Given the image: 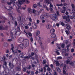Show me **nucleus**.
<instances>
[{
  "label": "nucleus",
  "instance_id": "1",
  "mask_svg": "<svg viewBox=\"0 0 75 75\" xmlns=\"http://www.w3.org/2000/svg\"><path fill=\"white\" fill-rule=\"evenodd\" d=\"M51 1L53 2L54 0H45L44 3L45 4H47V6L50 4V7L52 8L53 7V5H52V4H51Z\"/></svg>",
  "mask_w": 75,
  "mask_h": 75
},
{
  "label": "nucleus",
  "instance_id": "2",
  "mask_svg": "<svg viewBox=\"0 0 75 75\" xmlns=\"http://www.w3.org/2000/svg\"><path fill=\"white\" fill-rule=\"evenodd\" d=\"M69 62H70V61L69 60H67L66 61V63L67 64H69L71 67H74V65L75 66V62H73L70 63Z\"/></svg>",
  "mask_w": 75,
  "mask_h": 75
},
{
  "label": "nucleus",
  "instance_id": "3",
  "mask_svg": "<svg viewBox=\"0 0 75 75\" xmlns=\"http://www.w3.org/2000/svg\"><path fill=\"white\" fill-rule=\"evenodd\" d=\"M25 0H18V3L16 2V4L18 6V5H21L23 3L25 2Z\"/></svg>",
  "mask_w": 75,
  "mask_h": 75
},
{
  "label": "nucleus",
  "instance_id": "4",
  "mask_svg": "<svg viewBox=\"0 0 75 75\" xmlns=\"http://www.w3.org/2000/svg\"><path fill=\"white\" fill-rule=\"evenodd\" d=\"M34 55V53L33 52H32L31 53V54L30 55L28 56H26L24 57V58H27V59H30H30H31L32 58V56H33V55Z\"/></svg>",
  "mask_w": 75,
  "mask_h": 75
},
{
  "label": "nucleus",
  "instance_id": "5",
  "mask_svg": "<svg viewBox=\"0 0 75 75\" xmlns=\"http://www.w3.org/2000/svg\"><path fill=\"white\" fill-rule=\"evenodd\" d=\"M65 27L66 28H65V30H71V29L72 28L71 26L68 24H65Z\"/></svg>",
  "mask_w": 75,
  "mask_h": 75
},
{
  "label": "nucleus",
  "instance_id": "6",
  "mask_svg": "<svg viewBox=\"0 0 75 75\" xmlns=\"http://www.w3.org/2000/svg\"><path fill=\"white\" fill-rule=\"evenodd\" d=\"M7 62H4V64H3V67L4 69H7Z\"/></svg>",
  "mask_w": 75,
  "mask_h": 75
},
{
  "label": "nucleus",
  "instance_id": "7",
  "mask_svg": "<svg viewBox=\"0 0 75 75\" xmlns=\"http://www.w3.org/2000/svg\"><path fill=\"white\" fill-rule=\"evenodd\" d=\"M51 16L52 17V18L51 19L52 20H53V21H56L57 20H58V18L57 17H54L53 15H52Z\"/></svg>",
  "mask_w": 75,
  "mask_h": 75
},
{
  "label": "nucleus",
  "instance_id": "8",
  "mask_svg": "<svg viewBox=\"0 0 75 75\" xmlns=\"http://www.w3.org/2000/svg\"><path fill=\"white\" fill-rule=\"evenodd\" d=\"M32 27L35 30H37V26L36 23H33Z\"/></svg>",
  "mask_w": 75,
  "mask_h": 75
},
{
  "label": "nucleus",
  "instance_id": "9",
  "mask_svg": "<svg viewBox=\"0 0 75 75\" xmlns=\"http://www.w3.org/2000/svg\"><path fill=\"white\" fill-rule=\"evenodd\" d=\"M9 66L10 67V68H11V69H13V68H14V65H13V64H11V62H9Z\"/></svg>",
  "mask_w": 75,
  "mask_h": 75
},
{
  "label": "nucleus",
  "instance_id": "10",
  "mask_svg": "<svg viewBox=\"0 0 75 75\" xmlns=\"http://www.w3.org/2000/svg\"><path fill=\"white\" fill-rule=\"evenodd\" d=\"M24 54L23 52H22L19 54V56L22 58H24V59H27V58H25V56L24 57Z\"/></svg>",
  "mask_w": 75,
  "mask_h": 75
},
{
  "label": "nucleus",
  "instance_id": "11",
  "mask_svg": "<svg viewBox=\"0 0 75 75\" xmlns=\"http://www.w3.org/2000/svg\"><path fill=\"white\" fill-rule=\"evenodd\" d=\"M56 37V35L55 34H52L50 36V38H54Z\"/></svg>",
  "mask_w": 75,
  "mask_h": 75
},
{
  "label": "nucleus",
  "instance_id": "12",
  "mask_svg": "<svg viewBox=\"0 0 75 75\" xmlns=\"http://www.w3.org/2000/svg\"><path fill=\"white\" fill-rule=\"evenodd\" d=\"M24 41V38H19V42H23Z\"/></svg>",
  "mask_w": 75,
  "mask_h": 75
},
{
  "label": "nucleus",
  "instance_id": "13",
  "mask_svg": "<svg viewBox=\"0 0 75 75\" xmlns=\"http://www.w3.org/2000/svg\"><path fill=\"white\" fill-rule=\"evenodd\" d=\"M65 69H66V65H64V67L63 68V73L64 74H66V71H65Z\"/></svg>",
  "mask_w": 75,
  "mask_h": 75
},
{
  "label": "nucleus",
  "instance_id": "14",
  "mask_svg": "<svg viewBox=\"0 0 75 75\" xmlns=\"http://www.w3.org/2000/svg\"><path fill=\"white\" fill-rule=\"evenodd\" d=\"M16 71H20L21 70V67H17L16 68Z\"/></svg>",
  "mask_w": 75,
  "mask_h": 75
},
{
  "label": "nucleus",
  "instance_id": "15",
  "mask_svg": "<svg viewBox=\"0 0 75 75\" xmlns=\"http://www.w3.org/2000/svg\"><path fill=\"white\" fill-rule=\"evenodd\" d=\"M12 3H15V1L14 0H12V2H7V4L8 5H11Z\"/></svg>",
  "mask_w": 75,
  "mask_h": 75
},
{
  "label": "nucleus",
  "instance_id": "16",
  "mask_svg": "<svg viewBox=\"0 0 75 75\" xmlns=\"http://www.w3.org/2000/svg\"><path fill=\"white\" fill-rule=\"evenodd\" d=\"M36 38L37 40L39 41L41 39V37L40 35H37L36 36Z\"/></svg>",
  "mask_w": 75,
  "mask_h": 75
},
{
  "label": "nucleus",
  "instance_id": "17",
  "mask_svg": "<svg viewBox=\"0 0 75 75\" xmlns=\"http://www.w3.org/2000/svg\"><path fill=\"white\" fill-rule=\"evenodd\" d=\"M68 60L69 61H71L73 59V57L72 56H70L67 58Z\"/></svg>",
  "mask_w": 75,
  "mask_h": 75
},
{
  "label": "nucleus",
  "instance_id": "18",
  "mask_svg": "<svg viewBox=\"0 0 75 75\" xmlns=\"http://www.w3.org/2000/svg\"><path fill=\"white\" fill-rule=\"evenodd\" d=\"M71 7L72 8V11H73L74 13H75V6L74 4H72L71 5Z\"/></svg>",
  "mask_w": 75,
  "mask_h": 75
},
{
  "label": "nucleus",
  "instance_id": "19",
  "mask_svg": "<svg viewBox=\"0 0 75 75\" xmlns=\"http://www.w3.org/2000/svg\"><path fill=\"white\" fill-rule=\"evenodd\" d=\"M0 18H1V19H4V20H7V18L3 16L0 17Z\"/></svg>",
  "mask_w": 75,
  "mask_h": 75
},
{
  "label": "nucleus",
  "instance_id": "20",
  "mask_svg": "<svg viewBox=\"0 0 75 75\" xmlns=\"http://www.w3.org/2000/svg\"><path fill=\"white\" fill-rule=\"evenodd\" d=\"M35 34L37 35H38L40 34V32L38 30H36L35 32Z\"/></svg>",
  "mask_w": 75,
  "mask_h": 75
},
{
  "label": "nucleus",
  "instance_id": "21",
  "mask_svg": "<svg viewBox=\"0 0 75 75\" xmlns=\"http://www.w3.org/2000/svg\"><path fill=\"white\" fill-rule=\"evenodd\" d=\"M51 26L50 24H48L47 25V29H50L51 28Z\"/></svg>",
  "mask_w": 75,
  "mask_h": 75
},
{
  "label": "nucleus",
  "instance_id": "22",
  "mask_svg": "<svg viewBox=\"0 0 75 75\" xmlns=\"http://www.w3.org/2000/svg\"><path fill=\"white\" fill-rule=\"evenodd\" d=\"M62 52L63 54H65L66 52V49H64L62 50Z\"/></svg>",
  "mask_w": 75,
  "mask_h": 75
},
{
  "label": "nucleus",
  "instance_id": "23",
  "mask_svg": "<svg viewBox=\"0 0 75 75\" xmlns=\"http://www.w3.org/2000/svg\"><path fill=\"white\" fill-rule=\"evenodd\" d=\"M56 69L57 70L58 72H61V69L59 68L58 67H56Z\"/></svg>",
  "mask_w": 75,
  "mask_h": 75
},
{
  "label": "nucleus",
  "instance_id": "24",
  "mask_svg": "<svg viewBox=\"0 0 75 75\" xmlns=\"http://www.w3.org/2000/svg\"><path fill=\"white\" fill-rule=\"evenodd\" d=\"M55 32V30L54 29H52L50 30V33H54Z\"/></svg>",
  "mask_w": 75,
  "mask_h": 75
},
{
  "label": "nucleus",
  "instance_id": "25",
  "mask_svg": "<svg viewBox=\"0 0 75 75\" xmlns=\"http://www.w3.org/2000/svg\"><path fill=\"white\" fill-rule=\"evenodd\" d=\"M28 13H31L32 11V9L31 8H28Z\"/></svg>",
  "mask_w": 75,
  "mask_h": 75
},
{
  "label": "nucleus",
  "instance_id": "26",
  "mask_svg": "<svg viewBox=\"0 0 75 75\" xmlns=\"http://www.w3.org/2000/svg\"><path fill=\"white\" fill-rule=\"evenodd\" d=\"M0 30H4V27L2 25L0 26Z\"/></svg>",
  "mask_w": 75,
  "mask_h": 75
},
{
  "label": "nucleus",
  "instance_id": "27",
  "mask_svg": "<svg viewBox=\"0 0 75 75\" xmlns=\"http://www.w3.org/2000/svg\"><path fill=\"white\" fill-rule=\"evenodd\" d=\"M24 47V45L23 44H21L20 45V47L21 48H22L23 49V47Z\"/></svg>",
  "mask_w": 75,
  "mask_h": 75
},
{
  "label": "nucleus",
  "instance_id": "28",
  "mask_svg": "<svg viewBox=\"0 0 75 75\" xmlns=\"http://www.w3.org/2000/svg\"><path fill=\"white\" fill-rule=\"evenodd\" d=\"M55 62L56 64V66H59V62H58V61H55Z\"/></svg>",
  "mask_w": 75,
  "mask_h": 75
},
{
  "label": "nucleus",
  "instance_id": "29",
  "mask_svg": "<svg viewBox=\"0 0 75 75\" xmlns=\"http://www.w3.org/2000/svg\"><path fill=\"white\" fill-rule=\"evenodd\" d=\"M66 21L68 22H69L70 21V19H69V16H67V18H66Z\"/></svg>",
  "mask_w": 75,
  "mask_h": 75
},
{
  "label": "nucleus",
  "instance_id": "30",
  "mask_svg": "<svg viewBox=\"0 0 75 75\" xmlns=\"http://www.w3.org/2000/svg\"><path fill=\"white\" fill-rule=\"evenodd\" d=\"M65 32L67 34V35H68V34H69V30H67L66 29H65Z\"/></svg>",
  "mask_w": 75,
  "mask_h": 75
},
{
  "label": "nucleus",
  "instance_id": "31",
  "mask_svg": "<svg viewBox=\"0 0 75 75\" xmlns=\"http://www.w3.org/2000/svg\"><path fill=\"white\" fill-rule=\"evenodd\" d=\"M27 67H23V70L24 72H25L26 70H27Z\"/></svg>",
  "mask_w": 75,
  "mask_h": 75
},
{
  "label": "nucleus",
  "instance_id": "32",
  "mask_svg": "<svg viewBox=\"0 0 75 75\" xmlns=\"http://www.w3.org/2000/svg\"><path fill=\"white\" fill-rule=\"evenodd\" d=\"M8 27L7 26H6L5 28H4V30H6L8 29Z\"/></svg>",
  "mask_w": 75,
  "mask_h": 75
},
{
  "label": "nucleus",
  "instance_id": "33",
  "mask_svg": "<svg viewBox=\"0 0 75 75\" xmlns=\"http://www.w3.org/2000/svg\"><path fill=\"white\" fill-rule=\"evenodd\" d=\"M59 50H57L56 51V53L57 54V55H59L60 54V53L58 52Z\"/></svg>",
  "mask_w": 75,
  "mask_h": 75
},
{
  "label": "nucleus",
  "instance_id": "34",
  "mask_svg": "<svg viewBox=\"0 0 75 75\" xmlns=\"http://www.w3.org/2000/svg\"><path fill=\"white\" fill-rule=\"evenodd\" d=\"M25 44H29V41L28 40H27L25 41Z\"/></svg>",
  "mask_w": 75,
  "mask_h": 75
},
{
  "label": "nucleus",
  "instance_id": "35",
  "mask_svg": "<svg viewBox=\"0 0 75 75\" xmlns=\"http://www.w3.org/2000/svg\"><path fill=\"white\" fill-rule=\"evenodd\" d=\"M61 47L62 48H65V44H62Z\"/></svg>",
  "mask_w": 75,
  "mask_h": 75
},
{
  "label": "nucleus",
  "instance_id": "36",
  "mask_svg": "<svg viewBox=\"0 0 75 75\" xmlns=\"http://www.w3.org/2000/svg\"><path fill=\"white\" fill-rule=\"evenodd\" d=\"M41 4V3L40 2L38 3L37 4V6H39V7H41V5H40Z\"/></svg>",
  "mask_w": 75,
  "mask_h": 75
},
{
  "label": "nucleus",
  "instance_id": "37",
  "mask_svg": "<svg viewBox=\"0 0 75 75\" xmlns=\"http://www.w3.org/2000/svg\"><path fill=\"white\" fill-rule=\"evenodd\" d=\"M11 35V37L13 38V33L12 32H11L10 33Z\"/></svg>",
  "mask_w": 75,
  "mask_h": 75
},
{
  "label": "nucleus",
  "instance_id": "38",
  "mask_svg": "<svg viewBox=\"0 0 75 75\" xmlns=\"http://www.w3.org/2000/svg\"><path fill=\"white\" fill-rule=\"evenodd\" d=\"M43 69H44V72H46L47 69H46V68H45V67H43Z\"/></svg>",
  "mask_w": 75,
  "mask_h": 75
},
{
  "label": "nucleus",
  "instance_id": "39",
  "mask_svg": "<svg viewBox=\"0 0 75 75\" xmlns=\"http://www.w3.org/2000/svg\"><path fill=\"white\" fill-rule=\"evenodd\" d=\"M40 18L41 20H44V17L43 16H40Z\"/></svg>",
  "mask_w": 75,
  "mask_h": 75
},
{
  "label": "nucleus",
  "instance_id": "40",
  "mask_svg": "<svg viewBox=\"0 0 75 75\" xmlns=\"http://www.w3.org/2000/svg\"><path fill=\"white\" fill-rule=\"evenodd\" d=\"M35 9H33V14H35Z\"/></svg>",
  "mask_w": 75,
  "mask_h": 75
},
{
  "label": "nucleus",
  "instance_id": "41",
  "mask_svg": "<svg viewBox=\"0 0 75 75\" xmlns=\"http://www.w3.org/2000/svg\"><path fill=\"white\" fill-rule=\"evenodd\" d=\"M61 24L62 26H65V23L63 22H61Z\"/></svg>",
  "mask_w": 75,
  "mask_h": 75
},
{
  "label": "nucleus",
  "instance_id": "42",
  "mask_svg": "<svg viewBox=\"0 0 75 75\" xmlns=\"http://www.w3.org/2000/svg\"><path fill=\"white\" fill-rule=\"evenodd\" d=\"M30 73H31V71H28V70L26 71V74H30Z\"/></svg>",
  "mask_w": 75,
  "mask_h": 75
},
{
  "label": "nucleus",
  "instance_id": "43",
  "mask_svg": "<svg viewBox=\"0 0 75 75\" xmlns=\"http://www.w3.org/2000/svg\"><path fill=\"white\" fill-rule=\"evenodd\" d=\"M47 70L48 71H50L51 70V69L50 68L48 67L47 69Z\"/></svg>",
  "mask_w": 75,
  "mask_h": 75
},
{
  "label": "nucleus",
  "instance_id": "44",
  "mask_svg": "<svg viewBox=\"0 0 75 75\" xmlns=\"http://www.w3.org/2000/svg\"><path fill=\"white\" fill-rule=\"evenodd\" d=\"M45 14L46 16H47V17H49V13H45Z\"/></svg>",
  "mask_w": 75,
  "mask_h": 75
},
{
  "label": "nucleus",
  "instance_id": "45",
  "mask_svg": "<svg viewBox=\"0 0 75 75\" xmlns=\"http://www.w3.org/2000/svg\"><path fill=\"white\" fill-rule=\"evenodd\" d=\"M57 40V38L55 37L54 38H53V40L54 41H56Z\"/></svg>",
  "mask_w": 75,
  "mask_h": 75
},
{
  "label": "nucleus",
  "instance_id": "46",
  "mask_svg": "<svg viewBox=\"0 0 75 75\" xmlns=\"http://www.w3.org/2000/svg\"><path fill=\"white\" fill-rule=\"evenodd\" d=\"M4 45L5 47H6L7 45V43L6 42H4Z\"/></svg>",
  "mask_w": 75,
  "mask_h": 75
},
{
  "label": "nucleus",
  "instance_id": "47",
  "mask_svg": "<svg viewBox=\"0 0 75 75\" xmlns=\"http://www.w3.org/2000/svg\"><path fill=\"white\" fill-rule=\"evenodd\" d=\"M29 20V21L30 22H32V19H31V17H30L29 18H28Z\"/></svg>",
  "mask_w": 75,
  "mask_h": 75
},
{
  "label": "nucleus",
  "instance_id": "48",
  "mask_svg": "<svg viewBox=\"0 0 75 75\" xmlns=\"http://www.w3.org/2000/svg\"><path fill=\"white\" fill-rule=\"evenodd\" d=\"M25 29H28V28H29V27L28 26H25Z\"/></svg>",
  "mask_w": 75,
  "mask_h": 75
},
{
  "label": "nucleus",
  "instance_id": "49",
  "mask_svg": "<svg viewBox=\"0 0 75 75\" xmlns=\"http://www.w3.org/2000/svg\"><path fill=\"white\" fill-rule=\"evenodd\" d=\"M34 71H31V75H34Z\"/></svg>",
  "mask_w": 75,
  "mask_h": 75
},
{
  "label": "nucleus",
  "instance_id": "50",
  "mask_svg": "<svg viewBox=\"0 0 75 75\" xmlns=\"http://www.w3.org/2000/svg\"><path fill=\"white\" fill-rule=\"evenodd\" d=\"M50 11H53V9H52V8L50 7Z\"/></svg>",
  "mask_w": 75,
  "mask_h": 75
},
{
  "label": "nucleus",
  "instance_id": "51",
  "mask_svg": "<svg viewBox=\"0 0 75 75\" xmlns=\"http://www.w3.org/2000/svg\"><path fill=\"white\" fill-rule=\"evenodd\" d=\"M36 15H37L38 16L40 14V12H37V13H35Z\"/></svg>",
  "mask_w": 75,
  "mask_h": 75
},
{
  "label": "nucleus",
  "instance_id": "52",
  "mask_svg": "<svg viewBox=\"0 0 75 75\" xmlns=\"http://www.w3.org/2000/svg\"><path fill=\"white\" fill-rule=\"evenodd\" d=\"M28 44H25V47L26 48V47H28Z\"/></svg>",
  "mask_w": 75,
  "mask_h": 75
},
{
  "label": "nucleus",
  "instance_id": "53",
  "mask_svg": "<svg viewBox=\"0 0 75 75\" xmlns=\"http://www.w3.org/2000/svg\"><path fill=\"white\" fill-rule=\"evenodd\" d=\"M28 35H29V36H30V37H32V34L31 33H29Z\"/></svg>",
  "mask_w": 75,
  "mask_h": 75
},
{
  "label": "nucleus",
  "instance_id": "54",
  "mask_svg": "<svg viewBox=\"0 0 75 75\" xmlns=\"http://www.w3.org/2000/svg\"><path fill=\"white\" fill-rule=\"evenodd\" d=\"M62 59V57H57V59Z\"/></svg>",
  "mask_w": 75,
  "mask_h": 75
},
{
  "label": "nucleus",
  "instance_id": "55",
  "mask_svg": "<svg viewBox=\"0 0 75 75\" xmlns=\"http://www.w3.org/2000/svg\"><path fill=\"white\" fill-rule=\"evenodd\" d=\"M27 69H30L31 68V66L30 65L27 68Z\"/></svg>",
  "mask_w": 75,
  "mask_h": 75
},
{
  "label": "nucleus",
  "instance_id": "56",
  "mask_svg": "<svg viewBox=\"0 0 75 75\" xmlns=\"http://www.w3.org/2000/svg\"><path fill=\"white\" fill-rule=\"evenodd\" d=\"M33 7L34 8H37V5H35L34 4L33 5Z\"/></svg>",
  "mask_w": 75,
  "mask_h": 75
},
{
  "label": "nucleus",
  "instance_id": "57",
  "mask_svg": "<svg viewBox=\"0 0 75 75\" xmlns=\"http://www.w3.org/2000/svg\"><path fill=\"white\" fill-rule=\"evenodd\" d=\"M45 8L46 9V10H47V11H48L50 10L49 9V8H48V7H47V6Z\"/></svg>",
  "mask_w": 75,
  "mask_h": 75
},
{
  "label": "nucleus",
  "instance_id": "58",
  "mask_svg": "<svg viewBox=\"0 0 75 75\" xmlns=\"http://www.w3.org/2000/svg\"><path fill=\"white\" fill-rule=\"evenodd\" d=\"M46 63H47V62H46V60H43V64H45Z\"/></svg>",
  "mask_w": 75,
  "mask_h": 75
},
{
  "label": "nucleus",
  "instance_id": "59",
  "mask_svg": "<svg viewBox=\"0 0 75 75\" xmlns=\"http://www.w3.org/2000/svg\"><path fill=\"white\" fill-rule=\"evenodd\" d=\"M50 67H51V68H52V69L54 68V66H53V65L52 64H51L50 65Z\"/></svg>",
  "mask_w": 75,
  "mask_h": 75
},
{
  "label": "nucleus",
  "instance_id": "60",
  "mask_svg": "<svg viewBox=\"0 0 75 75\" xmlns=\"http://www.w3.org/2000/svg\"><path fill=\"white\" fill-rule=\"evenodd\" d=\"M22 62L23 63H25L26 61H25V60H22Z\"/></svg>",
  "mask_w": 75,
  "mask_h": 75
},
{
  "label": "nucleus",
  "instance_id": "61",
  "mask_svg": "<svg viewBox=\"0 0 75 75\" xmlns=\"http://www.w3.org/2000/svg\"><path fill=\"white\" fill-rule=\"evenodd\" d=\"M30 40L31 41V42H33V38L31 37L30 38Z\"/></svg>",
  "mask_w": 75,
  "mask_h": 75
},
{
  "label": "nucleus",
  "instance_id": "62",
  "mask_svg": "<svg viewBox=\"0 0 75 75\" xmlns=\"http://www.w3.org/2000/svg\"><path fill=\"white\" fill-rule=\"evenodd\" d=\"M21 17H19V18H18V20L19 21H21Z\"/></svg>",
  "mask_w": 75,
  "mask_h": 75
},
{
  "label": "nucleus",
  "instance_id": "63",
  "mask_svg": "<svg viewBox=\"0 0 75 75\" xmlns=\"http://www.w3.org/2000/svg\"><path fill=\"white\" fill-rule=\"evenodd\" d=\"M62 13H65V11L64 10L62 11Z\"/></svg>",
  "mask_w": 75,
  "mask_h": 75
},
{
  "label": "nucleus",
  "instance_id": "64",
  "mask_svg": "<svg viewBox=\"0 0 75 75\" xmlns=\"http://www.w3.org/2000/svg\"><path fill=\"white\" fill-rule=\"evenodd\" d=\"M18 30H20V25H18L17 26V28Z\"/></svg>",
  "mask_w": 75,
  "mask_h": 75
}]
</instances>
